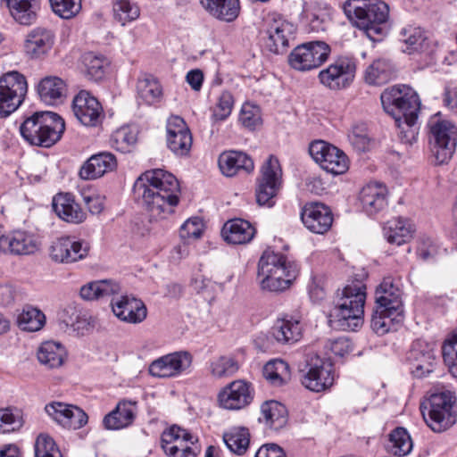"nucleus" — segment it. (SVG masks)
<instances>
[{"instance_id":"f257e3e1","label":"nucleus","mask_w":457,"mask_h":457,"mask_svg":"<svg viewBox=\"0 0 457 457\" xmlns=\"http://www.w3.org/2000/svg\"><path fill=\"white\" fill-rule=\"evenodd\" d=\"M134 189L142 198L151 221H159L172 214L179 201L178 179L162 169L145 171L137 179Z\"/></svg>"},{"instance_id":"f03ea898","label":"nucleus","mask_w":457,"mask_h":457,"mask_svg":"<svg viewBox=\"0 0 457 457\" xmlns=\"http://www.w3.org/2000/svg\"><path fill=\"white\" fill-rule=\"evenodd\" d=\"M380 100L385 112L394 118L401 140L410 145L416 141V123L420 106L417 93L405 85L395 86L386 88Z\"/></svg>"},{"instance_id":"7ed1b4c3","label":"nucleus","mask_w":457,"mask_h":457,"mask_svg":"<svg viewBox=\"0 0 457 457\" xmlns=\"http://www.w3.org/2000/svg\"><path fill=\"white\" fill-rule=\"evenodd\" d=\"M366 287L354 278L343 288L342 295L329 315L330 327L341 330H356L363 323Z\"/></svg>"},{"instance_id":"20e7f679","label":"nucleus","mask_w":457,"mask_h":457,"mask_svg":"<svg viewBox=\"0 0 457 457\" xmlns=\"http://www.w3.org/2000/svg\"><path fill=\"white\" fill-rule=\"evenodd\" d=\"M344 12L352 23L372 41H379L387 32L388 5L378 0H348Z\"/></svg>"},{"instance_id":"39448f33","label":"nucleus","mask_w":457,"mask_h":457,"mask_svg":"<svg viewBox=\"0 0 457 457\" xmlns=\"http://www.w3.org/2000/svg\"><path fill=\"white\" fill-rule=\"evenodd\" d=\"M297 276V270L284 255L266 250L258 262L257 278L262 290L282 292L287 289Z\"/></svg>"},{"instance_id":"423d86ee","label":"nucleus","mask_w":457,"mask_h":457,"mask_svg":"<svg viewBox=\"0 0 457 457\" xmlns=\"http://www.w3.org/2000/svg\"><path fill=\"white\" fill-rule=\"evenodd\" d=\"M64 129V120L52 112H37L20 127L21 134L27 142L42 147H50L58 142Z\"/></svg>"},{"instance_id":"0eeeda50","label":"nucleus","mask_w":457,"mask_h":457,"mask_svg":"<svg viewBox=\"0 0 457 457\" xmlns=\"http://www.w3.org/2000/svg\"><path fill=\"white\" fill-rule=\"evenodd\" d=\"M456 397L447 389L436 390L428 399V406L420 405V411L427 425L436 433L445 431L455 423L453 406Z\"/></svg>"},{"instance_id":"6e6552de","label":"nucleus","mask_w":457,"mask_h":457,"mask_svg":"<svg viewBox=\"0 0 457 457\" xmlns=\"http://www.w3.org/2000/svg\"><path fill=\"white\" fill-rule=\"evenodd\" d=\"M429 144L437 164L447 162L457 145V128L446 120L431 119L428 122Z\"/></svg>"},{"instance_id":"1a4fd4ad","label":"nucleus","mask_w":457,"mask_h":457,"mask_svg":"<svg viewBox=\"0 0 457 457\" xmlns=\"http://www.w3.org/2000/svg\"><path fill=\"white\" fill-rule=\"evenodd\" d=\"M282 170L278 160L270 155L262 164L256 180L255 196L259 205L271 207L281 186Z\"/></svg>"},{"instance_id":"9d476101","label":"nucleus","mask_w":457,"mask_h":457,"mask_svg":"<svg viewBox=\"0 0 457 457\" xmlns=\"http://www.w3.org/2000/svg\"><path fill=\"white\" fill-rule=\"evenodd\" d=\"M28 92L24 75L12 71L0 78V118L7 117L22 104Z\"/></svg>"},{"instance_id":"9b49d317","label":"nucleus","mask_w":457,"mask_h":457,"mask_svg":"<svg viewBox=\"0 0 457 457\" xmlns=\"http://www.w3.org/2000/svg\"><path fill=\"white\" fill-rule=\"evenodd\" d=\"M330 54L323 41H311L296 46L289 55V64L296 71H307L320 67Z\"/></svg>"},{"instance_id":"f8f14e48","label":"nucleus","mask_w":457,"mask_h":457,"mask_svg":"<svg viewBox=\"0 0 457 457\" xmlns=\"http://www.w3.org/2000/svg\"><path fill=\"white\" fill-rule=\"evenodd\" d=\"M196 443L197 438L177 425L162 434V447L169 457H196L200 453Z\"/></svg>"},{"instance_id":"ddd939ff","label":"nucleus","mask_w":457,"mask_h":457,"mask_svg":"<svg viewBox=\"0 0 457 457\" xmlns=\"http://www.w3.org/2000/svg\"><path fill=\"white\" fill-rule=\"evenodd\" d=\"M309 153L320 167L334 175L344 174L349 168L346 154L335 145L323 140L311 143Z\"/></svg>"},{"instance_id":"4468645a","label":"nucleus","mask_w":457,"mask_h":457,"mask_svg":"<svg viewBox=\"0 0 457 457\" xmlns=\"http://www.w3.org/2000/svg\"><path fill=\"white\" fill-rule=\"evenodd\" d=\"M307 370L301 381L304 387L313 392H322L334 384L332 363L317 354H310L306 360Z\"/></svg>"},{"instance_id":"2eb2a0df","label":"nucleus","mask_w":457,"mask_h":457,"mask_svg":"<svg viewBox=\"0 0 457 457\" xmlns=\"http://www.w3.org/2000/svg\"><path fill=\"white\" fill-rule=\"evenodd\" d=\"M356 65L350 58L341 57L319 72L320 82L331 90L347 87L355 77Z\"/></svg>"},{"instance_id":"dca6fc26","label":"nucleus","mask_w":457,"mask_h":457,"mask_svg":"<svg viewBox=\"0 0 457 457\" xmlns=\"http://www.w3.org/2000/svg\"><path fill=\"white\" fill-rule=\"evenodd\" d=\"M45 411L58 425L70 430L81 428L88 420L81 408L62 402H52L46 405Z\"/></svg>"},{"instance_id":"f3484780","label":"nucleus","mask_w":457,"mask_h":457,"mask_svg":"<svg viewBox=\"0 0 457 457\" xmlns=\"http://www.w3.org/2000/svg\"><path fill=\"white\" fill-rule=\"evenodd\" d=\"M192 360V355L188 352H174L152 361L149 373L157 378L176 377L190 368Z\"/></svg>"},{"instance_id":"a211bd4d","label":"nucleus","mask_w":457,"mask_h":457,"mask_svg":"<svg viewBox=\"0 0 457 457\" xmlns=\"http://www.w3.org/2000/svg\"><path fill=\"white\" fill-rule=\"evenodd\" d=\"M166 131L168 148L177 156H187L192 147L193 138L184 120L179 116H170Z\"/></svg>"},{"instance_id":"6ab92c4d","label":"nucleus","mask_w":457,"mask_h":457,"mask_svg":"<svg viewBox=\"0 0 457 457\" xmlns=\"http://www.w3.org/2000/svg\"><path fill=\"white\" fill-rule=\"evenodd\" d=\"M89 245L84 241H74L70 237H60L49 246V256L54 262L71 263L84 259Z\"/></svg>"},{"instance_id":"aec40b11","label":"nucleus","mask_w":457,"mask_h":457,"mask_svg":"<svg viewBox=\"0 0 457 457\" xmlns=\"http://www.w3.org/2000/svg\"><path fill=\"white\" fill-rule=\"evenodd\" d=\"M412 373L417 378H423L435 370L436 360L435 346L422 339L414 341L409 353Z\"/></svg>"},{"instance_id":"412c9836","label":"nucleus","mask_w":457,"mask_h":457,"mask_svg":"<svg viewBox=\"0 0 457 457\" xmlns=\"http://www.w3.org/2000/svg\"><path fill=\"white\" fill-rule=\"evenodd\" d=\"M301 220L310 231L324 234L332 226L333 214L329 207L324 204L309 203L302 210Z\"/></svg>"},{"instance_id":"4be33fe9","label":"nucleus","mask_w":457,"mask_h":457,"mask_svg":"<svg viewBox=\"0 0 457 457\" xmlns=\"http://www.w3.org/2000/svg\"><path fill=\"white\" fill-rule=\"evenodd\" d=\"M375 303L378 312H389L392 315L403 314L402 290L391 278H386L375 291Z\"/></svg>"},{"instance_id":"5701e85b","label":"nucleus","mask_w":457,"mask_h":457,"mask_svg":"<svg viewBox=\"0 0 457 457\" xmlns=\"http://www.w3.org/2000/svg\"><path fill=\"white\" fill-rule=\"evenodd\" d=\"M253 400L251 385L244 380H236L226 386L219 395V402L227 410H239Z\"/></svg>"},{"instance_id":"b1692460","label":"nucleus","mask_w":457,"mask_h":457,"mask_svg":"<svg viewBox=\"0 0 457 457\" xmlns=\"http://www.w3.org/2000/svg\"><path fill=\"white\" fill-rule=\"evenodd\" d=\"M72 110L76 118L85 126H96L103 112L98 100L85 90L74 97Z\"/></svg>"},{"instance_id":"393cba45","label":"nucleus","mask_w":457,"mask_h":457,"mask_svg":"<svg viewBox=\"0 0 457 457\" xmlns=\"http://www.w3.org/2000/svg\"><path fill=\"white\" fill-rule=\"evenodd\" d=\"M112 312L117 318L128 323H140L147 314L145 303L133 296L123 295L112 300Z\"/></svg>"},{"instance_id":"a878e982","label":"nucleus","mask_w":457,"mask_h":457,"mask_svg":"<svg viewBox=\"0 0 457 457\" xmlns=\"http://www.w3.org/2000/svg\"><path fill=\"white\" fill-rule=\"evenodd\" d=\"M387 188L379 182H370L365 185L359 195L362 210L368 215L376 214L387 204Z\"/></svg>"},{"instance_id":"bb28decb","label":"nucleus","mask_w":457,"mask_h":457,"mask_svg":"<svg viewBox=\"0 0 457 457\" xmlns=\"http://www.w3.org/2000/svg\"><path fill=\"white\" fill-rule=\"evenodd\" d=\"M117 167L114 154L109 152H101L92 155L81 166L79 175L82 179H96L105 173L112 171Z\"/></svg>"},{"instance_id":"cd10ccee","label":"nucleus","mask_w":457,"mask_h":457,"mask_svg":"<svg viewBox=\"0 0 457 457\" xmlns=\"http://www.w3.org/2000/svg\"><path fill=\"white\" fill-rule=\"evenodd\" d=\"M37 250L36 237L25 231H14L11 236L0 237V253L31 254Z\"/></svg>"},{"instance_id":"c85d7f7f","label":"nucleus","mask_w":457,"mask_h":457,"mask_svg":"<svg viewBox=\"0 0 457 457\" xmlns=\"http://www.w3.org/2000/svg\"><path fill=\"white\" fill-rule=\"evenodd\" d=\"M53 209L58 217L66 222L79 224L87 218L86 212L70 193L56 195L53 199Z\"/></svg>"},{"instance_id":"c756f323","label":"nucleus","mask_w":457,"mask_h":457,"mask_svg":"<svg viewBox=\"0 0 457 457\" xmlns=\"http://www.w3.org/2000/svg\"><path fill=\"white\" fill-rule=\"evenodd\" d=\"M293 25L284 21H274L267 29L265 46L274 54L286 52L288 41L293 37Z\"/></svg>"},{"instance_id":"7c9ffc66","label":"nucleus","mask_w":457,"mask_h":457,"mask_svg":"<svg viewBox=\"0 0 457 457\" xmlns=\"http://www.w3.org/2000/svg\"><path fill=\"white\" fill-rule=\"evenodd\" d=\"M219 167L225 176L232 177L240 170L246 173L253 171L254 164L246 154L239 151H228L220 155Z\"/></svg>"},{"instance_id":"2f4dec72","label":"nucleus","mask_w":457,"mask_h":457,"mask_svg":"<svg viewBox=\"0 0 457 457\" xmlns=\"http://www.w3.org/2000/svg\"><path fill=\"white\" fill-rule=\"evenodd\" d=\"M136 411L137 406L135 403L121 401L114 410L104 416L103 425L109 430L124 428L133 422Z\"/></svg>"},{"instance_id":"473e14b6","label":"nucleus","mask_w":457,"mask_h":457,"mask_svg":"<svg viewBox=\"0 0 457 457\" xmlns=\"http://www.w3.org/2000/svg\"><path fill=\"white\" fill-rule=\"evenodd\" d=\"M256 229L247 220L234 219L225 223L222 236L229 244L243 245L249 243L254 237Z\"/></svg>"},{"instance_id":"72a5a7b5","label":"nucleus","mask_w":457,"mask_h":457,"mask_svg":"<svg viewBox=\"0 0 457 457\" xmlns=\"http://www.w3.org/2000/svg\"><path fill=\"white\" fill-rule=\"evenodd\" d=\"M53 44V33L48 29L37 28L28 34L24 48L30 58H39L52 48Z\"/></svg>"},{"instance_id":"f704fd0d","label":"nucleus","mask_w":457,"mask_h":457,"mask_svg":"<svg viewBox=\"0 0 457 457\" xmlns=\"http://www.w3.org/2000/svg\"><path fill=\"white\" fill-rule=\"evenodd\" d=\"M270 335L279 344H294L302 337V326L294 318L278 319L270 329Z\"/></svg>"},{"instance_id":"c9c22d12","label":"nucleus","mask_w":457,"mask_h":457,"mask_svg":"<svg viewBox=\"0 0 457 457\" xmlns=\"http://www.w3.org/2000/svg\"><path fill=\"white\" fill-rule=\"evenodd\" d=\"M58 322L64 330L72 329L79 332L89 325V317L83 313L79 305L69 303L61 309L57 314Z\"/></svg>"},{"instance_id":"e433bc0d","label":"nucleus","mask_w":457,"mask_h":457,"mask_svg":"<svg viewBox=\"0 0 457 457\" xmlns=\"http://www.w3.org/2000/svg\"><path fill=\"white\" fill-rule=\"evenodd\" d=\"M259 421L273 430H279L287 422L286 407L274 400L264 402L261 406Z\"/></svg>"},{"instance_id":"4c0bfd02","label":"nucleus","mask_w":457,"mask_h":457,"mask_svg":"<svg viewBox=\"0 0 457 457\" xmlns=\"http://www.w3.org/2000/svg\"><path fill=\"white\" fill-rule=\"evenodd\" d=\"M9 9L12 17L21 25H30L37 20L39 9L38 0H2Z\"/></svg>"},{"instance_id":"58836bf2","label":"nucleus","mask_w":457,"mask_h":457,"mask_svg":"<svg viewBox=\"0 0 457 457\" xmlns=\"http://www.w3.org/2000/svg\"><path fill=\"white\" fill-rule=\"evenodd\" d=\"M201 4L210 15L226 22L236 20L240 11L238 0H201Z\"/></svg>"},{"instance_id":"ea45409f","label":"nucleus","mask_w":457,"mask_h":457,"mask_svg":"<svg viewBox=\"0 0 457 457\" xmlns=\"http://www.w3.org/2000/svg\"><path fill=\"white\" fill-rule=\"evenodd\" d=\"M66 84L59 77L48 76L42 79L37 86V93L43 102L54 104L65 96Z\"/></svg>"},{"instance_id":"a19ab883","label":"nucleus","mask_w":457,"mask_h":457,"mask_svg":"<svg viewBox=\"0 0 457 457\" xmlns=\"http://www.w3.org/2000/svg\"><path fill=\"white\" fill-rule=\"evenodd\" d=\"M37 354L39 362L49 369L61 367L67 357L64 346L55 341L42 343Z\"/></svg>"},{"instance_id":"79ce46f5","label":"nucleus","mask_w":457,"mask_h":457,"mask_svg":"<svg viewBox=\"0 0 457 457\" xmlns=\"http://www.w3.org/2000/svg\"><path fill=\"white\" fill-rule=\"evenodd\" d=\"M137 96L146 104H153L161 101L162 88L157 79L149 74L139 77L137 82Z\"/></svg>"},{"instance_id":"37998d69","label":"nucleus","mask_w":457,"mask_h":457,"mask_svg":"<svg viewBox=\"0 0 457 457\" xmlns=\"http://www.w3.org/2000/svg\"><path fill=\"white\" fill-rule=\"evenodd\" d=\"M120 287L111 279L89 282L80 288V296L87 301L98 300L118 294Z\"/></svg>"},{"instance_id":"c03bdc74","label":"nucleus","mask_w":457,"mask_h":457,"mask_svg":"<svg viewBox=\"0 0 457 457\" xmlns=\"http://www.w3.org/2000/svg\"><path fill=\"white\" fill-rule=\"evenodd\" d=\"M383 230L387 242L396 245L409 242L413 232L411 223L401 218L388 221Z\"/></svg>"},{"instance_id":"a18cd8bd","label":"nucleus","mask_w":457,"mask_h":457,"mask_svg":"<svg viewBox=\"0 0 457 457\" xmlns=\"http://www.w3.org/2000/svg\"><path fill=\"white\" fill-rule=\"evenodd\" d=\"M137 141V129L123 126L112 133L110 144L112 148L120 153H129L135 147Z\"/></svg>"},{"instance_id":"49530a36","label":"nucleus","mask_w":457,"mask_h":457,"mask_svg":"<svg viewBox=\"0 0 457 457\" xmlns=\"http://www.w3.org/2000/svg\"><path fill=\"white\" fill-rule=\"evenodd\" d=\"M227 447L237 455L244 454L250 443V433L245 428H233L223 435Z\"/></svg>"},{"instance_id":"de8ad7c7","label":"nucleus","mask_w":457,"mask_h":457,"mask_svg":"<svg viewBox=\"0 0 457 457\" xmlns=\"http://www.w3.org/2000/svg\"><path fill=\"white\" fill-rule=\"evenodd\" d=\"M21 329L35 332L40 330L46 323L45 314L37 308L26 306L17 318Z\"/></svg>"},{"instance_id":"09e8293b","label":"nucleus","mask_w":457,"mask_h":457,"mask_svg":"<svg viewBox=\"0 0 457 457\" xmlns=\"http://www.w3.org/2000/svg\"><path fill=\"white\" fill-rule=\"evenodd\" d=\"M82 62L86 76L94 81L101 80L109 66V62L104 56L94 53L85 54Z\"/></svg>"},{"instance_id":"8fccbe9b","label":"nucleus","mask_w":457,"mask_h":457,"mask_svg":"<svg viewBox=\"0 0 457 457\" xmlns=\"http://www.w3.org/2000/svg\"><path fill=\"white\" fill-rule=\"evenodd\" d=\"M392 71V66L387 61L378 59L366 69L365 80L370 85L379 86L391 79Z\"/></svg>"},{"instance_id":"3c124183","label":"nucleus","mask_w":457,"mask_h":457,"mask_svg":"<svg viewBox=\"0 0 457 457\" xmlns=\"http://www.w3.org/2000/svg\"><path fill=\"white\" fill-rule=\"evenodd\" d=\"M114 20L121 26L136 21L140 15V8L130 0H116L112 4Z\"/></svg>"},{"instance_id":"603ef678","label":"nucleus","mask_w":457,"mask_h":457,"mask_svg":"<svg viewBox=\"0 0 457 457\" xmlns=\"http://www.w3.org/2000/svg\"><path fill=\"white\" fill-rule=\"evenodd\" d=\"M262 375L271 385L282 386L289 379L288 365L282 360L270 361L264 365Z\"/></svg>"},{"instance_id":"864d4df0","label":"nucleus","mask_w":457,"mask_h":457,"mask_svg":"<svg viewBox=\"0 0 457 457\" xmlns=\"http://www.w3.org/2000/svg\"><path fill=\"white\" fill-rule=\"evenodd\" d=\"M389 451L397 456H404L411 453L412 449V441L403 428H396L389 436Z\"/></svg>"},{"instance_id":"5fc2aeb1","label":"nucleus","mask_w":457,"mask_h":457,"mask_svg":"<svg viewBox=\"0 0 457 457\" xmlns=\"http://www.w3.org/2000/svg\"><path fill=\"white\" fill-rule=\"evenodd\" d=\"M403 314L396 315V313L390 314L389 312H378V307L376 306L374 313L371 318V328L378 335H384L391 329L395 323H399L403 320Z\"/></svg>"},{"instance_id":"6e6d98bb","label":"nucleus","mask_w":457,"mask_h":457,"mask_svg":"<svg viewBox=\"0 0 457 457\" xmlns=\"http://www.w3.org/2000/svg\"><path fill=\"white\" fill-rule=\"evenodd\" d=\"M239 366L237 361L230 356H220L210 363V371L216 378H228L234 375Z\"/></svg>"},{"instance_id":"4d7b16f0","label":"nucleus","mask_w":457,"mask_h":457,"mask_svg":"<svg viewBox=\"0 0 457 457\" xmlns=\"http://www.w3.org/2000/svg\"><path fill=\"white\" fill-rule=\"evenodd\" d=\"M426 37L420 28L408 27L402 29L400 41L406 45L404 52L411 54L422 48Z\"/></svg>"},{"instance_id":"13d9d810","label":"nucleus","mask_w":457,"mask_h":457,"mask_svg":"<svg viewBox=\"0 0 457 457\" xmlns=\"http://www.w3.org/2000/svg\"><path fill=\"white\" fill-rule=\"evenodd\" d=\"M52 11L59 17L69 20L81 10V0H49Z\"/></svg>"},{"instance_id":"bf43d9fd","label":"nucleus","mask_w":457,"mask_h":457,"mask_svg":"<svg viewBox=\"0 0 457 457\" xmlns=\"http://www.w3.org/2000/svg\"><path fill=\"white\" fill-rule=\"evenodd\" d=\"M36 457H62L54 440L46 434H40L35 443Z\"/></svg>"},{"instance_id":"052dcab7","label":"nucleus","mask_w":457,"mask_h":457,"mask_svg":"<svg viewBox=\"0 0 457 457\" xmlns=\"http://www.w3.org/2000/svg\"><path fill=\"white\" fill-rule=\"evenodd\" d=\"M234 105V99L232 95L225 91L221 93L218 99V103L214 107L212 118L214 120H224L231 113Z\"/></svg>"},{"instance_id":"680f3d73","label":"nucleus","mask_w":457,"mask_h":457,"mask_svg":"<svg viewBox=\"0 0 457 457\" xmlns=\"http://www.w3.org/2000/svg\"><path fill=\"white\" fill-rule=\"evenodd\" d=\"M442 354L445 362L449 366L452 372L457 374V333L453 335L444 344L442 347Z\"/></svg>"},{"instance_id":"e2e57ef3","label":"nucleus","mask_w":457,"mask_h":457,"mask_svg":"<svg viewBox=\"0 0 457 457\" xmlns=\"http://www.w3.org/2000/svg\"><path fill=\"white\" fill-rule=\"evenodd\" d=\"M21 418L11 409L0 410V433H9L21 428Z\"/></svg>"},{"instance_id":"0e129e2a","label":"nucleus","mask_w":457,"mask_h":457,"mask_svg":"<svg viewBox=\"0 0 457 457\" xmlns=\"http://www.w3.org/2000/svg\"><path fill=\"white\" fill-rule=\"evenodd\" d=\"M348 140L354 149L359 152H364L368 146L370 139L364 126H354L348 134Z\"/></svg>"},{"instance_id":"69168bd1","label":"nucleus","mask_w":457,"mask_h":457,"mask_svg":"<svg viewBox=\"0 0 457 457\" xmlns=\"http://www.w3.org/2000/svg\"><path fill=\"white\" fill-rule=\"evenodd\" d=\"M204 224L201 219L195 217L184 222L179 230L180 237L183 239H197L203 233Z\"/></svg>"},{"instance_id":"338daca9","label":"nucleus","mask_w":457,"mask_h":457,"mask_svg":"<svg viewBox=\"0 0 457 457\" xmlns=\"http://www.w3.org/2000/svg\"><path fill=\"white\" fill-rule=\"evenodd\" d=\"M239 120L245 127L253 129L261 121L259 110L251 105H244L240 112Z\"/></svg>"},{"instance_id":"774afa93","label":"nucleus","mask_w":457,"mask_h":457,"mask_svg":"<svg viewBox=\"0 0 457 457\" xmlns=\"http://www.w3.org/2000/svg\"><path fill=\"white\" fill-rule=\"evenodd\" d=\"M438 253V247L430 238H423L420 241L417 254L423 261L433 259Z\"/></svg>"}]
</instances>
